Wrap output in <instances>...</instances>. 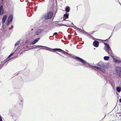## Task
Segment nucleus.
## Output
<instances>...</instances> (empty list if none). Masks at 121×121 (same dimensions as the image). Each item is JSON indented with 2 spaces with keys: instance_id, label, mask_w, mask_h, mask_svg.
Instances as JSON below:
<instances>
[{
  "instance_id": "nucleus-49",
  "label": "nucleus",
  "mask_w": 121,
  "mask_h": 121,
  "mask_svg": "<svg viewBox=\"0 0 121 121\" xmlns=\"http://www.w3.org/2000/svg\"><path fill=\"white\" fill-rule=\"evenodd\" d=\"M28 41V40H27V41L26 42H25V43H28V42H27Z\"/></svg>"
},
{
  "instance_id": "nucleus-38",
  "label": "nucleus",
  "mask_w": 121,
  "mask_h": 121,
  "mask_svg": "<svg viewBox=\"0 0 121 121\" xmlns=\"http://www.w3.org/2000/svg\"><path fill=\"white\" fill-rule=\"evenodd\" d=\"M73 27L75 29H77V28H78V27H77L76 26H75L74 25H73V27Z\"/></svg>"
},
{
  "instance_id": "nucleus-46",
  "label": "nucleus",
  "mask_w": 121,
  "mask_h": 121,
  "mask_svg": "<svg viewBox=\"0 0 121 121\" xmlns=\"http://www.w3.org/2000/svg\"><path fill=\"white\" fill-rule=\"evenodd\" d=\"M119 101L121 103V99H119Z\"/></svg>"
},
{
  "instance_id": "nucleus-31",
  "label": "nucleus",
  "mask_w": 121,
  "mask_h": 121,
  "mask_svg": "<svg viewBox=\"0 0 121 121\" xmlns=\"http://www.w3.org/2000/svg\"><path fill=\"white\" fill-rule=\"evenodd\" d=\"M76 29L79 31L80 32H82V30L79 28H77V29Z\"/></svg>"
},
{
  "instance_id": "nucleus-52",
  "label": "nucleus",
  "mask_w": 121,
  "mask_h": 121,
  "mask_svg": "<svg viewBox=\"0 0 121 121\" xmlns=\"http://www.w3.org/2000/svg\"><path fill=\"white\" fill-rule=\"evenodd\" d=\"M58 55H60L61 56H63L62 55H61L59 53H58Z\"/></svg>"
},
{
  "instance_id": "nucleus-53",
  "label": "nucleus",
  "mask_w": 121,
  "mask_h": 121,
  "mask_svg": "<svg viewBox=\"0 0 121 121\" xmlns=\"http://www.w3.org/2000/svg\"><path fill=\"white\" fill-rule=\"evenodd\" d=\"M36 10V9H35V11Z\"/></svg>"
},
{
  "instance_id": "nucleus-9",
  "label": "nucleus",
  "mask_w": 121,
  "mask_h": 121,
  "mask_svg": "<svg viewBox=\"0 0 121 121\" xmlns=\"http://www.w3.org/2000/svg\"><path fill=\"white\" fill-rule=\"evenodd\" d=\"M4 14V9L3 6L1 5L0 6V15H2Z\"/></svg>"
},
{
  "instance_id": "nucleus-24",
  "label": "nucleus",
  "mask_w": 121,
  "mask_h": 121,
  "mask_svg": "<svg viewBox=\"0 0 121 121\" xmlns=\"http://www.w3.org/2000/svg\"><path fill=\"white\" fill-rule=\"evenodd\" d=\"M54 25L55 26H56L57 27L61 26V24H58L56 23H54Z\"/></svg>"
},
{
  "instance_id": "nucleus-35",
  "label": "nucleus",
  "mask_w": 121,
  "mask_h": 121,
  "mask_svg": "<svg viewBox=\"0 0 121 121\" xmlns=\"http://www.w3.org/2000/svg\"><path fill=\"white\" fill-rule=\"evenodd\" d=\"M99 69H98V70H100V71H101V72H102V69H103V68H101L100 67H99Z\"/></svg>"
},
{
  "instance_id": "nucleus-27",
  "label": "nucleus",
  "mask_w": 121,
  "mask_h": 121,
  "mask_svg": "<svg viewBox=\"0 0 121 121\" xmlns=\"http://www.w3.org/2000/svg\"><path fill=\"white\" fill-rule=\"evenodd\" d=\"M109 82L111 86H113V84H114V82H113L112 81H109Z\"/></svg>"
},
{
  "instance_id": "nucleus-1",
  "label": "nucleus",
  "mask_w": 121,
  "mask_h": 121,
  "mask_svg": "<svg viewBox=\"0 0 121 121\" xmlns=\"http://www.w3.org/2000/svg\"><path fill=\"white\" fill-rule=\"evenodd\" d=\"M54 50L62 52L64 54L70 57H72V58L75 59L81 62L83 64V65L84 66L86 67L87 68L89 67V68H91V66H92V65L88 63H87L86 61L81 58L72 54L67 53L60 49H54Z\"/></svg>"
},
{
  "instance_id": "nucleus-19",
  "label": "nucleus",
  "mask_w": 121,
  "mask_h": 121,
  "mask_svg": "<svg viewBox=\"0 0 121 121\" xmlns=\"http://www.w3.org/2000/svg\"><path fill=\"white\" fill-rule=\"evenodd\" d=\"M65 11L67 13L69 12L70 10V8L69 6H67L65 8Z\"/></svg>"
},
{
  "instance_id": "nucleus-57",
  "label": "nucleus",
  "mask_w": 121,
  "mask_h": 121,
  "mask_svg": "<svg viewBox=\"0 0 121 121\" xmlns=\"http://www.w3.org/2000/svg\"><path fill=\"white\" fill-rule=\"evenodd\" d=\"M51 36H50L49 37V39H50V38Z\"/></svg>"
},
{
  "instance_id": "nucleus-64",
  "label": "nucleus",
  "mask_w": 121,
  "mask_h": 121,
  "mask_svg": "<svg viewBox=\"0 0 121 121\" xmlns=\"http://www.w3.org/2000/svg\"><path fill=\"white\" fill-rule=\"evenodd\" d=\"M120 5H121V4H120Z\"/></svg>"
},
{
  "instance_id": "nucleus-39",
  "label": "nucleus",
  "mask_w": 121,
  "mask_h": 121,
  "mask_svg": "<svg viewBox=\"0 0 121 121\" xmlns=\"http://www.w3.org/2000/svg\"><path fill=\"white\" fill-rule=\"evenodd\" d=\"M118 118L119 120H121V116L119 117Z\"/></svg>"
},
{
  "instance_id": "nucleus-44",
  "label": "nucleus",
  "mask_w": 121,
  "mask_h": 121,
  "mask_svg": "<svg viewBox=\"0 0 121 121\" xmlns=\"http://www.w3.org/2000/svg\"><path fill=\"white\" fill-rule=\"evenodd\" d=\"M3 1V0H0V4H1V3H2Z\"/></svg>"
},
{
  "instance_id": "nucleus-41",
  "label": "nucleus",
  "mask_w": 121,
  "mask_h": 121,
  "mask_svg": "<svg viewBox=\"0 0 121 121\" xmlns=\"http://www.w3.org/2000/svg\"><path fill=\"white\" fill-rule=\"evenodd\" d=\"M0 121H3L1 117V116H0Z\"/></svg>"
},
{
  "instance_id": "nucleus-7",
  "label": "nucleus",
  "mask_w": 121,
  "mask_h": 121,
  "mask_svg": "<svg viewBox=\"0 0 121 121\" xmlns=\"http://www.w3.org/2000/svg\"><path fill=\"white\" fill-rule=\"evenodd\" d=\"M97 65L99 66L102 67L103 68L105 69L106 66L104 64V63L101 61H100L99 63L97 64Z\"/></svg>"
},
{
  "instance_id": "nucleus-45",
  "label": "nucleus",
  "mask_w": 121,
  "mask_h": 121,
  "mask_svg": "<svg viewBox=\"0 0 121 121\" xmlns=\"http://www.w3.org/2000/svg\"><path fill=\"white\" fill-rule=\"evenodd\" d=\"M46 49V50H48L51 51H52H52L50 50V49Z\"/></svg>"
},
{
  "instance_id": "nucleus-58",
  "label": "nucleus",
  "mask_w": 121,
  "mask_h": 121,
  "mask_svg": "<svg viewBox=\"0 0 121 121\" xmlns=\"http://www.w3.org/2000/svg\"><path fill=\"white\" fill-rule=\"evenodd\" d=\"M33 30V29H31V30Z\"/></svg>"
},
{
  "instance_id": "nucleus-18",
  "label": "nucleus",
  "mask_w": 121,
  "mask_h": 121,
  "mask_svg": "<svg viewBox=\"0 0 121 121\" xmlns=\"http://www.w3.org/2000/svg\"><path fill=\"white\" fill-rule=\"evenodd\" d=\"M12 118L13 120L15 121L17 120V117L16 114H13L12 115Z\"/></svg>"
},
{
  "instance_id": "nucleus-36",
  "label": "nucleus",
  "mask_w": 121,
  "mask_h": 121,
  "mask_svg": "<svg viewBox=\"0 0 121 121\" xmlns=\"http://www.w3.org/2000/svg\"><path fill=\"white\" fill-rule=\"evenodd\" d=\"M23 100H20L21 103H20V104L21 105H22L23 104Z\"/></svg>"
},
{
  "instance_id": "nucleus-2",
  "label": "nucleus",
  "mask_w": 121,
  "mask_h": 121,
  "mask_svg": "<svg viewBox=\"0 0 121 121\" xmlns=\"http://www.w3.org/2000/svg\"><path fill=\"white\" fill-rule=\"evenodd\" d=\"M103 43L105 45L104 49L109 54H111L112 52V51L109 44L104 42H103Z\"/></svg>"
},
{
  "instance_id": "nucleus-59",
  "label": "nucleus",
  "mask_w": 121,
  "mask_h": 121,
  "mask_svg": "<svg viewBox=\"0 0 121 121\" xmlns=\"http://www.w3.org/2000/svg\"><path fill=\"white\" fill-rule=\"evenodd\" d=\"M94 31H93L92 32L93 33H94Z\"/></svg>"
},
{
  "instance_id": "nucleus-43",
  "label": "nucleus",
  "mask_w": 121,
  "mask_h": 121,
  "mask_svg": "<svg viewBox=\"0 0 121 121\" xmlns=\"http://www.w3.org/2000/svg\"><path fill=\"white\" fill-rule=\"evenodd\" d=\"M68 36L69 37V39L71 38V36L70 35H68Z\"/></svg>"
},
{
  "instance_id": "nucleus-25",
  "label": "nucleus",
  "mask_w": 121,
  "mask_h": 121,
  "mask_svg": "<svg viewBox=\"0 0 121 121\" xmlns=\"http://www.w3.org/2000/svg\"><path fill=\"white\" fill-rule=\"evenodd\" d=\"M3 61L0 64V69L3 66H5L7 65H3Z\"/></svg>"
},
{
  "instance_id": "nucleus-28",
  "label": "nucleus",
  "mask_w": 121,
  "mask_h": 121,
  "mask_svg": "<svg viewBox=\"0 0 121 121\" xmlns=\"http://www.w3.org/2000/svg\"><path fill=\"white\" fill-rule=\"evenodd\" d=\"M121 116V113H118V114H117L116 116L118 118Z\"/></svg>"
},
{
  "instance_id": "nucleus-40",
  "label": "nucleus",
  "mask_w": 121,
  "mask_h": 121,
  "mask_svg": "<svg viewBox=\"0 0 121 121\" xmlns=\"http://www.w3.org/2000/svg\"><path fill=\"white\" fill-rule=\"evenodd\" d=\"M62 25H63V26H66L67 27H69V26H68V25H66L65 24H62V25H61V26H62Z\"/></svg>"
},
{
  "instance_id": "nucleus-55",
  "label": "nucleus",
  "mask_w": 121,
  "mask_h": 121,
  "mask_svg": "<svg viewBox=\"0 0 121 121\" xmlns=\"http://www.w3.org/2000/svg\"><path fill=\"white\" fill-rule=\"evenodd\" d=\"M56 52V53H57V54H58V53L57 52Z\"/></svg>"
},
{
  "instance_id": "nucleus-47",
  "label": "nucleus",
  "mask_w": 121,
  "mask_h": 121,
  "mask_svg": "<svg viewBox=\"0 0 121 121\" xmlns=\"http://www.w3.org/2000/svg\"><path fill=\"white\" fill-rule=\"evenodd\" d=\"M19 72H18V73H17V74H16V75H17L19 74Z\"/></svg>"
},
{
  "instance_id": "nucleus-23",
  "label": "nucleus",
  "mask_w": 121,
  "mask_h": 121,
  "mask_svg": "<svg viewBox=\"0 0 121 121\" xmlns=\"http://www.w3.org/2000/svg\"><path fill=\"white\" fill-rule=\"evenodd\" d=\"M92 68V69H99V67L97 66H92H92H91V67Z\"/></svg>"
},
{
  "instance_id": "nucleus-6",
  "label": "nucleus",
  "mask_w": 121,
  "mask_h": 121,
  "mask_svg": "<svg viewBox=\"0 0 121 121\" xmlns=\"http://www.w3.org/2000/svg\"><path fill=\"white\" fill-rule=\"evenodd\" d=\"M13 19V15L12 14L10 15L7 20V25H8L12 22Z\"/></svg>"
},
{
  "instance_id": "nucleus-15",
  "label": "nucleus",
  "mask_w": 121,
  "mask_h": 121,
  "mask_svg": "<svg viewBox=\"0 0 121 121\" xmlns=\"http://www.w3.org/2000/svg\"><path fill=\"white\" fill-rule=\"evenodd\" d=\"M41 47L47 48H49V49H50L52 50H53L54 51H57V52H58V51L54 50V49H59V48H53V49H51V48H48V47H47L44 46H41V45H37V48H40Z\"/></svg>"
},
{
  "instance_id": "nucleus-56",
  "label": "nucleus",
  "mask_w": 121,
  "mask_h": 121,
  "mask_svg": "<svg viewBox=\"0 0 121 121\" xmlns=\"http://www.w3.org/2000/svg\"><path fill=\"white\" fill-rule=\"evenodd\" d=\"M72 24L73 25H74V24H73V23H72Z\"/></svg>"
},
{
  "instance_id": "nucleus-4",
  "label": "nucleus",
  "mask_w": 121,
  "mask_h": 121,
  "mask_svg": "<svg viewBox=\"0 0 121 121\" xmlns=\"http://www.w3.org/2000/svg\"><path fill=\"white\" fill-rule=\"evenodd\" d=\"M53 14V13L52 12L50 11L46 13L44 16V17L46 19H49L52 17Z\"/></svg>"
},
{
  "instance_id": "nucleus-5",
  "label": "nucleus",
  "mask_w": 121,
  "mask_h": 121,
  "mask_svg": "<svg viewBox=\"0 0 121 121\" xmlns=\"http://www.w3.org/2000/svg\"><path fill=\"white\" fill-rule=\"evenodd\" d=\"M115 70L117 75L119 78H121V67H117L116 68Z\"/></svg>"
},
{
  "instance_id": "nucleus-61",
  "label": "nucleus",
  "mask_w": 121,
  "mask_h": 121,
  "mask_svg": "<svg viewBox=\"0 0 121 121\" xmlns=\"http://www.w3.org/2000/svg\"><path fill=\"white\" fill-rule=\"evenodd\" d=\"M106 117V115L104 117V118H105V117Z\"/></svg>"
},
{
  "instance_id": "nucleus-48",
  "label": "nucleus",
  "mask_w": 121,
  "mask_h": 121,
  "mask_svg": "<svg viewBox=\"0 0 121 121\" xmlns=\"http://www.w3.org/2000/svg\"><path fill=\"white\" fill-rule=\"evenodd\" d=\"M114 29H113V30L112 33V34H111V35H112V33L114 32Z\"/></svg>"
},
{
  "instance_id": "nucleus-11",
  "label": "nucleus",
  "mask_w": 121,
  "mask_h": 121,
  "mask_svg": "<svg viewBox=\"0 0 121 121\" xmlns=\"http://www.w3.org/2000/svg\"><path fill=\"white\" fill-rule=\"evenodd\" d=\"M83 33L86 35L87 36L90 38H91V39H92L94 40L95 39L90 34L88 33L87 32L85 31H83Z\"/></svg>"
},
{
  "instance_id": "nucleus-10",
  "label": "nucleus",
  "mask_w": 121,
  "mask_h": 121,
  "mask_svg": "<svg viewBox=\"0 0 121 121\" xmlns=\"http://www.w3.org/2000/svg\"><path fill=\"white\" fill-rule=\"evenodd\" d=\"M69 14L68 13H66L64 15L63 20L66 21H69L68 20H66V19H68L69 17Z\"/></svg>"
},
{
  "instance_id": "nucleus-26",
  "label": "nucleus",
  "mask_w": 121,
  "mask_h": 121,
  "mask_svg": "<svg viewBox=\"0 0 121 121\" xmlns=\"http://www.w3.org/2000/svg\"><path fill=\"white\" fill-rule=\"evenodd\" d=\"M20 41L19 40L17 42H16L14 45L15 47H16L17 45H18V44L20 43Z\"/></svg>"
},
{
  "instance_id": "nucleus-13",
  "label": "nucleus",
  "mask_w": 121,
  "mask_h": 121,
  "mask_svg": "<svg viewBox=\"0 0 121 121\" xmlns=\"http://www.w3.org/2000/svg\"><path fill=\"white\" fill-rule=\"evenodd\" d=\"M7 18V15H4L2 19V24H4L5 23Z\"/></svg>"
},
{
  "instance_id": "nucleus-63",
  "label": "nucleus",
  "mask_w": 121,
  "mask_h": 121,
  "mask_svg": "<svg viewBox=\"0 0 121 121\" xmlns=\"http://www.w3.org/2000/svg\"><path fill=\"white\" fill-rule=\"evenodd\" d=\"M110 56H112H112H111V55H110Z\"/></svg>"
},
{
  "instance_id": "nucleus-30",
  "label": "nucleus",
  "mask_w": 121,
  "mask_h": 121,
  "mask_svg": "<svg viewBox=\"0 0 121 121\" xmlns=\"http://www.w3.org/2000/svg\"><path fill=\"white\" fill-rule=\"evenodd\" d=\"M37 48V45H33L31 47V49H35Z\"/></svg>"
},
{
  "instance_id": "nucleus-22",
  "label": "nucleus",
  "mask_w": 121,
  "mask_h": 121,
  "mask_svg": "<svg viewBox=\"0 0 121 121\" xmlns=\"http://www.w3.org/2000/svg\"><path fill=\"white\" fill-rule=\"evenodd\" d=\"M109 57L108 56H105L104 57V59L105 60H108L109 59Z\"/></svg>"
},
{
  "instance_id": "nucleus-50",
  "label": "nucleus",
  "mask_w": 121,
  "mask_h": 121,
  "mask_svg": "<svg viewBox=\"0 0 121 121\" xmlns=\"http://www.w3.org/2000/svg\"><path fill=\"white\" fill-rule=\"evenodd\" d=\"M4 24H3V25H2V27L3 28V27H4Z\"/></svg>"
},
{
  "instance_id": "nucleus-54",
  "label": "nucleus",
  "mask_w": 121,
  "mask_h": 121,
  "mask_svg": "<svg viewBox=\"0 0 121 121\" xmlns=\"http://www.w3.org/2000/svg\"><path fill=\"white\" fill-rule=\"evenodd\" d=\"M118 2H119V3L120 4H121V3H120V2L119 1H118Z\"/></svg>"
},
{
  "instance_id": "nucleus-51",
  "label": "nucleus",
  "mask_w": 121,
  "mask_h": 121,
  "mask_svg": "<svg viewBox=\"0 0 121 121\" xmlns=\"http://www.w3.org/2000/svg\"><path fill=\"white\" fill-rule=\"evenodd\" d=\"M58 55H60L61 56H63L62 55H61L59 53H58Z\"/></svg>"
},
{
  "instance_id": "nucleus-21",
  "label": "nucleus",
  "mask_w": 121,
  "mask_h": 121,
  "mask_svg": "<svg viewBox=\"0 0 121 121\" xmlns=\"http://www.w3.org/2000/svg\"><path fill=\"white\" fill-rule=\"evenodd\" d=\"M117 91L119 92H120L121 91V87H117L116 88Z\"/></svg>"
},
{
  "instance_id": "nucleus-62",
  "label": "nucleus",
  "mask_w": 121,
  "mask_h": 121,
  "mask_svg": "<svg viewBox=\"0 0 121 121\" xmlns=\"http://www.w3.org/2000/svg\"><path fill=\"white\" fill-rule=\"evenodd\" d=\"M1 25V23H0V26Z\"/></svg>"
},
{
  "instance_id": "nucleus-8",
  "label": "nucleus",
  "mask_w": 121,
  "mask_h": 121,
  "mask_svg": "<svg viewBox=\"0 0 121 121\" xmlns=\"http://www.w3.org/2000/svg\"><path fill=\"white\" fill-rule=\"evenodd\" d=\"M93 44L94 47L97 48L98 47L99 44V42L96 40H95L93 42Z\"/></svg>"
},
{
  "instance_id": "nucleus-16",
  "label": "nucleus",
  "mask_w": 121,
  "mask_h": 121,
  "mask_svg": "<svg viewBox=\"0 0 121 121\" xmlns=\"http://www.w3.org/2000/svg\"><path fill=\"white\" fill-rule=\"evenodd\" d=\"M44 31L42 29H39L36 32L35 35H38L39 34L41 33L43 31Z\"/></svg>"
},
{
  "instance_id": "nucleus-14",
  "label": "nucleus",
  "mask_w": 121,
  "mask_h": 121,
  "mask_svg": "<svg viewBox=\"0 0 121 121\" xmlns=\"http://www.w3.org/2000/svg\"><path fill=\"white\" fill-rule=\"evenodd\" d=\"M40 39V38H36L31 43V44L32 45H34Z\"/></svg>"
},
{
  "instance_id": "nucleus-33",
  "label": "nucleus",
  "mask_w": 121,
  "mask_h": 121,
  "mask_svg": "<svg viewBox=\"0 0 121 121\" xmlns=\"http://www.w3.org/2000/svg\"><path fill=\"white\" fill-rule=\"evenodd\" d=\"M104 69V68H103L102 71V73H104L105 72V70Z\"/></svg>"
},
{
  "instance_id": "nucleus-37",
  "label": "nucleus",
  "mask_w": 121,
  "mask_h": 121,
  "mask_svg": "<svg viewBox=\"0 0 121 121\" xmlns=\"http://www.w3.org/2000/svg\"><path fill=\"white\" fill-rule=\"evenodd\" d=\"M112 87H113V89H115V86L114 85V84H113V86H112Z\"/></svg>"
},
{
  "instance_id": "nucleus-20",
  "label": "nucleus",
  "mask_w": 121,
  "mask_h": 121,
  "mask_svg": "<svg viewBox=\"0 0 121 121\" xmlns=\"http://www.w3.org/2000/svg\"><path fill=\"white\" fill-rule=\"evenodd\" d=\"M113 61L115 63L117 64L119 63L120 62H121V60L117 59H115L114 58Z\"/></svg>"
},
{
  "instance_id": "nucleus-29",
  "label": "nucleus",
  "mask_w": 121,
  "mask_h": 121,
  "mask_svg": "<svg viewBox=\"0 0 121 121\" xmlns=\"http://www.w3.org/2000/svg\"><path fill=\"white\" fill-rule=\"evenodd\" d=\"M117 25L118 26L119 28H121V22L118 23Z\"/></svg>"
},
{
  "instance_id": "nucleus-17",
  "label": "nucleus",
  "mask_w": 121,
  "mask_h": 121,
  "mask_svg": "<svg viewBox=\"0 0 121 121\" xmlns=\"http://www.w3.org/2000/svg\"><path fill=\"white\" fill-rule=\"evenodd\" d=\"M50 25L49 24L47 25L46 24L43 27V30H46L47 29H49V27H50Z\"/></svg>"
},
{
  "instance_id": "nucleus-60",
  "label": "nucleus",
  "mask_w": 121,
  "mask_h": 121,
  "mask_svg": "<svg viewBox=\"0 0 121 121\" xmlns=\"http://www.w3.org/2000/svg\"><path fill=\"white\" fill-rule=\"evenodd\" d=\"M94 49L95 50V48H94Z\"/></svg>"
},
{
  "instance_id": "nucleus-32",
  "label": "nucleus",
  "mask_w": 121,
  "mask_h": 121,
  "mask_svg": "<svg viewBox=\"0 0 121 121\" xmlns=\"http://www.w3.org/2000/svg\"><path fill=\"white\" fill-rule=\"evenodd\" d=\"M110 36L108 38V39H107L106 40H102V41H103V42H104L105 41H107L110 38Z\"/></svg>"
},
{
  "instance_id": "nucleus-42",
  "label": "nucleus",
  "mask_w": 121,
  "mask_h": 121,
  "mask_svg": "<svg viewBox=\"0 0 121 121\" xmlns=\"http://www.w3.org/2000/svg\"><path fill=\"white\" fill-rule=\"evenodd\" d=\"M45 49V48H41L39 49L37 51L39 50H40V49Z\"/></svg>"
},
{
  "instance_id": "nucleus-12",
  "label": "nucleus",
  "mask_w": 121,
  "mask_h": 121,
  "mask_svg": "<svg viewBox=\"0 0 121 121\" xmlns=\"http://www.w3.org/2000/svg\"><path fill=\"white\" fill-rule=\"evenodd\" d=\"M26 51V50L25 48H24V46H22V47L20 49V50L19 53L20 54H21L23 53Z\"/></svg>"
},
{
  "instance_id": "nucleus-3",
  "label": "nucleus",
  "mask_w": 121,
  "mask_h": 121,
  "mask_svg": "<svg viewBox=\"0 0 121 121\" xmlns=\"http://www.w3.org/2000/svg\"><path fill=\"white\" fill-rule=\"evenodd\" d=\"M14 52L11 54L7 58L6 60L3 61V65H7V64L8 63V62L13 58L12 57H11L14 54Z\"/></svg>"
},
{
  "instance_id": "nucleus-34",
  "label": "nucleus",
  "mask_w": 121,
  "mask_h": 121,
  "mask_svg": "<svg viewBox=\"0 0 121 121\" xmlns=\"http://www.w3.org/2000/svg\"><path fill=\"white\" fill-rule=\"evenodd\" d=\"M58 34V33L57 32H56L54 33L53 35V36H54L55 35H57Z\"/></svg>"
}]
</instances>
